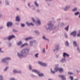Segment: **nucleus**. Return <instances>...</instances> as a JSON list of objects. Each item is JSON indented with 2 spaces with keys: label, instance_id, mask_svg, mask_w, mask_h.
<instances>
[{
  "label": "nucleus",
  "instance_id": "obj_63",
  "mask_svg": "<svg viewBox=\"0 0 80 80\" xmlns=\"http://www.w3.org/2000/svg\"><path fill=\"white\" fill-rule=\"evenodd\" d=\"M58 20H60V19H58Z\"/></svg>",
  "mask_w": 80,
  "mask_h": 80
},
{
  "label": "nucleus",
  "instance_id": "obj_37",
  "mask_svg": "<svg viewBox=\"0 0 80 80\" xmlns=\"http://www.w3.org/2000/svg\"><path fill=\"white\" fill-rule=\"evenodd\" d=\"M8 69V67H6L4 69H3V71L4 72H7Z\"/></svg>",
  "mask_w": 80,
  "mask_h": 80
},
{
  "label": "nucleus",
  "instance_id": "obj_56",
  "mask_svg": "<svg viewBox=\"0 0 80 80\" xmlns=\"http://www.w3.org/2000/svg\"><path fill=\"white\" fill-rule=\"evenodd\" d=\"M65 37H66V38H67V37H68V36L67 35V34L65 33Z\"/></svg>",
  "mask_w": 80,
  "mask_h": 80
},
{
  "label": "nucleus",
  "instance_id": "obj_3",
  "mask_svg": "<svg viewBox=\"0 0 80 80\" xmlns=\"http://www.w3.org/2000/svg\"><path fill=\"white\" fill-rule=\"evenodd\" d=\"M33 43L37 44V41L36 40H34L30 41L29 42L30 47H33Z\"/></svg>",
  "mask_w": 80,
  "mask_h": 80
},
{
  "label": "nucleus",
  "instance_id": "obj_32",
  "mask_svg": "<svg viewBox=\"0 0 80 80\" xmlns=\"http://www.w3.org/2000/svg\"><path fill=\"white\" fill-rule=\"evenodd\" d=\"M65 44L67 47H68L69 46V43H68V41H66L65 42Z\"/></svg>",
  "mask_w": 80,
  "mask_h": 80
},
{
  "label": "nucleus",
  "instance_id": "obj_52",
  "mask_svg": "<svg viewBox=\"0 0 80 80\" xmlns=\"http://www.w3.org/2000/svg\"><path fill=\"white\" fill-rule=\"evenodd\" d=\"M3 17V15L2 14L0 13V18Z\"/></svg>",
  "mask_w": 80,
  "mask_h": 80
},
{
  "label": "nucleus",
  "instance_id": "obj_2",
  "mask_svg": "<svg viewBox=\"0 0 80 80\" xmlns=\"http://www.w3.org/2000/svg\"><path fill=\"white\" fill-rule=\"evenodd\" d=\"M48 28H47V26H45V27L47 30H52L56 28V27L53 26L52 23H48Z\"/></svg>",
  "mask_w": 80,
  "mask_h": 80
},
{
  "label": "nucleus",
  "instance_id": "obj_58",
  "mask_svg": "<svg viewBox=\"0 0 80 80\" xmlns=\"http://www.w3.org/2000/svg\"><path fill=\"white\" fill-rule=\"evenodd\" d=\"M32 77H35V75H32Z\"/></svg>",
  "mask_w": 80,
  "mask_h": 80
},
{
  "label": "nucleus",
  "instance_id": "obj_53",
  "mask_svg": "<svg viewBox=\"0 0 80 80\" xmlns=\"http://www.w3.org/2000/svg\"><path fill=\"white\" fill-rule=\"evenodd\" d=\"M37 12H38V13H39V12H40V10L39 9H38L37 10Z\"/></svg>",
  "mask_w": 80,
  "mask_h": 80
},
{
  "label": "nucleus",
  "instance_id": "obj_44",
  "mask_svg": "<svg viewBox=\"0 0 80 80\" xmlns=\"http://www.w3.org/2000/svg\"><path fill=\"white\" fill-rule=\"evenodd\" d=\"M5 4L6 5H9V2H8V0H6L5 1Z\"/></svg>",
  "mask_w": 80,
  "mask_h": 80
},
{
  "label": "nucleus",
  "instance_id": "obj_43",
  "mask_svg": "<svg viewBox=\"0 0 80 80\" xmlns=\"http://www.w3.org/2000/svg\"><path fill=\"white\" fill-rule=\"evenodd\" d=\"M8 46H9V47H11L12 46V43H11L10 42H8L7 43Z\"/></svg>",
  "mask_w": 80,
  "mask_h": 80
},
{
  "label": "nucleus",
  "instance_id": "obj_31",
  "mask_svg": "<svg viewBox=\"0 0 80 80\" xmlns=\"http://www.w3.org/2000/svg\"><path fill=\"white\" fill-rule=\"evenodd\" d=\"M79 14L80 12H76L74 13V15L75 16H78V15Z\"/></svg>",
  "mask_w": 80,
  "mask_h": 80
},
{
  "label": "nucleus",
  "instance_id": "obj_45",
  "mask_svg": "<svg viewBox=\"0 0 80 80\" xmlns=\"http://www.w3.org/2000/svg\"><path fill=\"white\" fill-rule=\"evenodd\" d=\"M2 48H0V53H4V51H2Z\"/></svg>",
  "mask_w": 80,
  "mask_h": 80
},
{
  "label": "nucleus",
  "instance_id": "obj_35",
  "mask_svg": "<svg viewBox=\"0 0 80 80\" xmlns=\"http://www.w3.org/2000/svg\"><path fill=\"white\" fill-rule=\"evenodd\" d=\"M69 28V26H68L67 27H66L65 28V30H66L67 32H68V28Z\"/></svg>",
  "mask_w": 80,
  "mask_h": 80
},
{
  "label": "nucleus",
  "instance_id": "obj_39",
  "mask_svg": "<svg viewBox=\"0 0 80 80\" xmlns=\"http://www.w3.org/2000/svg\"><path fill=\"white\" fill-rule=\"evenodd\" d=\"M1 62H3L1 61ZM5 62V64H6V65H8V64L9 63V62H8V61H6L5 62Z\"/></svg>",
  "mask_w": 80,
  "mask_h": 80
},
{
  "label": "nucleus",
  "instance_id": "obj_50",
  "mask_svg": "<svg viewBox=\"0 0 80 80\" xmlns=\"http://www.w3.org/2000/svg\"><path fill=\"white\" fill-rule=\"evenodd\" d=\"M16 10L17 11H20V8H16Z\"/></svg>",
  "mask_w": 80,
  "mask_h": 80
},
{
  "label": "nucleus",
  "instance_id": "obj_60",
  "mask_svg": "<svg viewBox=\"0 0 80 80\" xmlns=\"http://www.w3.org/2000/svg\"><path fill=\"white\" fill-rule=\"evenodd\" d=\"M56 58H58V55H57L56 56Z\"/></svg>",
  "mask_w": 80,
  "mask_h": 80
},
{
  "label": "nucleus",
  "instance_id": "obj_18",
  "mask_svg": "<svg viewBox=\"0 0 80 80\" xmlns=\"http://www.w3.org/2000/svg\"><path fill=\"white\" fill-rule=\"evenodd\" d=\"M42 38L44 40H46V41H47L48 42H49V39L46 38L45 36H42Z\"/></svg>",
  "mask_w": 80,
  "mask_h": 80
},
{
  "label": "nucleus",
  "instance_id": "obj_33",
  "mask_svg": "<svg viewBox=\"0 0 80 80\" xmlns=\"http://www.w3.org/2000/svg\"><path fill=\"white\" fill-rule=\"evenodd\" d=\"M72 12H76V11H77V8H74L72 10Z\"/></svg>",
  "mask_w": 80,
  "mask_h": 80
},
{
  "label": "nucleus",
  "instance_id": "obj_41",
  "mask_svg": "<svg viewBox=\"0 0 80 80\" xmlns=\"http://www.w3.org/2000/svg\"><path fill=\"white\" fill-rule=\"evenodd\" d=\"M21 27H25V25L23 23H21Z\"/></svg>",
  "mask_w": 80,
  "mask_h": 80
},
{
  "label": "nucleus",
  "instance_id": "obj_59",
  "mask_svg": "<svg viewBox=\"0 0 80 80\" xmlns=\"http://www.w3.org/2000/svg\"><path fill=\"white\" fill-rule=\"evenodd\" d=\"M74 80H79L78 79L76 78L74 79Z\"/></svg>",
  "mask_w": 80,
  "mask_h": 80
},
{
  "label": "nucleus",
  "instance_id": "obj_36",
  "mask_svg": "<svg viewBox=\"0 0 80 80\" xmlns=\"http://www.w3.org/2000/svg\"><path fill=\"white\" fill-rule=\"evenodd\" d=\"M3 76L2 75H0V80H3Z\"/></svg>",
  "mask_w": 80,
  "mask_h": 80
},
{
  "label": "nucleus",
  "instance_id": "obj_12",
  "mask_svg": "<svg viewBox=\"0 0 80 80\" xmlns=\"http://www.w3.org/2000/svg\"><path fill=\"white\" fill-rule=\"evenodd\" d=\"M15 38V36L14 35H12L8 36L7 38V39L8 40H12V38Z\"/></svg>",
  "mask_w": 80,
  "mask_h": 80
},
{
  "label": "nucleus",
  "instance_id": "obj_8",
  "mask_svg": "<svg viewBox=\"0 0 80 80\" xmlns=\"http://www.w3.org/2000/svg\"><path fill=\"white\" fill-rule=\"evenodd\" d=\"M66 61L67 60H66V58H64L63 57L61 58L60 61V62L62 63H65Z\"/></svg>",
  "mask_w": 80,
  "mask_h": 80
},
{
  "label": "nucleus",
  "instance_id": "obj_13",
  "mask_svg": "<svg viewBox=\"0 0 80 80\" xmlns=\"http://www.w3.org/2000/svg\"><path fill=\"white\" fill-rule=\"evenodd\" d=\"M22 44H23V42L21 41L18 42L16 43V45H17V46H21V47L22 45Z\"/></svg>",
  "mask_w": 80,
  "mask_h": 80
},
{
  "label": "nucleus",
  "instance_id": "obj_19",
  "mask_svg": "<svg viewBox=\"0 0 80 80\" xmlns=\"http://www.w3.org/2000/svg\"><path fill=\"white\" fill-rule=\"evenodd\" d=\"M16 22H19L20 21V16H18L16 17Z\"/></svg>",
  "mask_w": 80,
  "mask_h": 80
},
{
  "label": "nucleus",
  "instance_id": "obj_16",
  "mask_svg": "<svg viewBox=\"0 0 80 80\" xmlns=\"http://www.w3.org/2000/svg\"><path fill=\"white\" fill-rule=\"evenodd\" d=\"M36 25H38V26H39V25H41V22L40 21V20H38L36 22Z\"/></svg>",
  "mask_w": 80,
  "mask_h": 80
},
{
  "label": "nucleus",
  "instance_id": "obj_24",
  "mask_svg": "<svg viewBox=\"0 0 80 80\" xmlns=\"http://www.w3.org/2000/svg\"><path fill=\"white\" fill-rule=\"evenodd\" d=\"M76 34H77V32H76V31H74L72 32L70 35H72L73 36V37H75Z\"/></svg>",
  "mask_w": 80,
  "mask_h": 80
},
{
  "label": "nucleus",
  "instance_id": "obj_11",
  "mask_svg": "<svg viewBox=\"0 0 80 80\" xmlns=\"http://www.w3.org/2000/svg\"><path fill=\"white\" fill-rule=\"evenodd\" d=\"M58 77L61 78L62 80H66V77L65 75H58Z\"/></svg>",
  "mask_w": 80,
  "mask_h": 80
},
{
  "label": "nucleus",
  "instance_id": "obj_22",
  "mask_svg": "<svg viewBox=\"0 0 80 80\" xmlns=\"http://www.w3.org/2000/svg\"><path fill=\"white\" fill-rule=\"evenodd\" d=\"M65 24H64V23L63 22H60L58 23V27H62V26H63V25H64Z\"/></svg>",
  "mask_w": 80,
  "mask_h": 80
},
{
  "label": "nucleus",
  "instance_id": "obj_10",
  "mask_svg": "<svg viewBox=\"0 0 80 80\" xmlns=\"http://www.w3.org/2000/svg\"><path fill=\"white\" fill-rule=\"evenodd\" d=\"M62 57L64 58H66V57H69L70 55L68 53H67V52H64L63 53Z\"/></svg>",
  "mask_w": 80,
  "mask_h": 80
},
{
  "label": "nucleus",
  "instance_id": "obj_25",
  "mask_svg": "<svg viewBox=\"0 0 80 80\" xmlns=\"http://www.w3.org/2000/svg\"><path fill=\"white\" fill-rule=\"evenodd\" d=\"M26 23L28 26H30V25H31L32 26H33L34 25V24L32 23L31 22V23H29V22H26Z\"/></svg>",
  "mask_w": 80,
  "mask_h": 80
},
{
  "label": "nucleus",
  "instance_id": "obj_61",
  "mask_svg": "<svg viewBox=\"0 0 80 80\" xmlns=\"http://www.w3.org/2000/svg\"><path fill=\"white\" fill-rule=\"evenodd\" d=\"M56 50V49H54V52H55Z\"/></svg>",
  "mask_w": 80,
  "mask_h": 80
},
{
  "label": "nucleus",
  "instance_id": "obj_6",
  "mask_svg": "<svg viewBox=\"0 0 80 80\" xmlns=\"http://www.w3.org/2000/svg\"><path fill=\"white\" fill-rule=\"evenodd\" d=\"M6 60H11V58L9 57H6L2 59L1 62H6Z\"/></svg>",
  "mask_w": 80,
  "mask_h": 80
},
{
  "label": "nucleus",
  "instance_id": "obj_28",
  "mask_svg": "<svg viewBox=\"0 0 80 80\" xmlns=\"http://www.w3.org/2000/svg\"><path fill=\"white\" fill-rule=\"evenodd\" d=\"M59 48H60V45H57L56 46V49L57 50H59Z\"/></svg>",
  "mask_w": 80,
  "mask_h": 80
},
{
  "label": "nucleus",
  "instance_id": "obj_17",
  "mask_svg": "<svg viewBox=\"0 0 80 80\" xmlns=\"http://www.w3.org/2000/svg\"><path fill=\"white\" fill-rule=\"evenodd\" d=\"M34 33H35L37 35H39L40 33V32H39V31L38 30H35L34 31Z\"/></svg>",
  "mask_w": 80,
  "mask_h": 80
},
{
  "label": "nucleus",
  "instance_id": "obj_30",
  "mask_svg": "<svg viewBox=\"0 0 80 80\" xmlns=\"http://www.w3.org/2000/svg\"><path fill=\"white\" fill-rule=\"evenodd\" d=\"M73 45H74L75 47H77V45H78L76 41H74L73 42Z\"/></svg>",
  "mask_w": 80,
  "mask_h": 80
},
{
  "label": "nucleus",
  "instance_id": "obj_40",
  "mask_svg": "<svg viewBox=\"0 0 80 80\" xmlns=\"http://www.w3.org/2000/svg\"><path fill=\"white\" fill-rule=\"evenodd\" d=\"M28 6L29 8H31L32 7V6L31 5L30 3V2L28 3Z\"/></svg>",
  "mask_w": 80,
  "mask_h": 80
},
{
  "label": "nucleus",
  "instance_id": "obj_51",
  "mask_svg": "<svg viewBox=\"0 0 80 80\" xmlns=\"http://www.w3.org/2000/svg\"><path fill=\"white\" fill-rule=\"evenodd\" d=\"M77 36L78 37H80V30L79 31V33L77 34Z\"/></svg>",
  "mask_w": 80,
  "mask_h": 80
},
{
  "label": "nucleus",
  "instance_id": "obj_21",
  "mask_svg": "<svg viewBox=\"0 0 80 80\" xmlns=\"http://www.w3.org/2000/svg\"><path fill=\"white\" fill-rule=\"evenodd\" d=\"M38 76L39 77H43L44 76V74L42 73H40V71L39 72V73H38Z\"/></svg>",
  "mask_w": 80,
  "mask_h": 80
},
{
  "label": "nucleus",
  "instance_id": "obj_54",
  "mask_svg": "<svg viewBox=\"0 0 80 80\" xmlns=\"http://www.w3.org/2000/svg\"><path fill=\"white\" fill-rule=\"evenodd\" d=\"M77 50H80V48H79V47L77 46Z\"/></svg>",
  "mask_w": 80,
  "mask_h": 80
},
{
  "label": "nucleus",
  "instance_id": "obj_27",
  "mask_svg": "<svg viewBox=\"0 0 80 80\" xmlns=\"http://www.w3.org/2000/svg\"><path fill=\"white\" fill-rule=\"evenodd\" d=\"M58 71L60 73H62V72H63V69L62 68H59Z\"/></svg>",
  "mask_w": 80,
  "mask_h": 80
},
{
  "label": "nucleus",
  "instance_id": "obj_14",
  "mask_svg": "<svg viewBox=\"0 0 80 80\" xmlns=\"http://www.w3.org/2000/svg\"><path fill=\"white\" fill-rule=\"evenodd\" d=\"M32 72L38 74V73H39V71L36 69H33L32 70Z\"/></svg>",
  "mask_w": 80,
  "mask_h": 80
},
{
  "label": "nucleus",
  "instance_id": "obj_1",
  "mask_svg": "<svg viewBox=\"0 0 80 80\" xmlns=\"http://www.w3.org/2000/svg\"><path fill=\"white\" fill-rule=\"evenodd\" d=\"M30 51L29 48H25L22 49L20 52L17 53L18 57L19 58H26L27 56L28 55Z\"/></svg>",
  "mask_w": 80,
  "mask_h": 80
},
{
  "label": "nucleus",
  "instance_id": "obj_15",
  "mask_svg": "<svg viewBox=\"0 0 80 80\" xmlns=\"http://www.w3.org/2000/svg\"><path fill=\"white\" fill-rule=\"evenodd\" d=\"M55 68L54 70L56 72H58L59 70V68H58V64H56L55 66Z\"/></svg>",
  "mask_w": 80,
  "mask_h": 80
},
{
  "label": "nucleus",
  "instance_id": "obj_47",
  "mask_svg": "<svg viewBox=\"0 0 80 80\" xmlns=\"http://www.w3.org/2000/svg\"><path fill=\"white\" fill-rule=\"evenodd\" d=\"M71 80H73V76H70L69 77Z\"/></svg>",
  "mask_w": 80,
  "mask_h": 80
},
{
  "label": "nucleus",
  "instance_id": "obj_9",
  "mask_svg": "<svg viewBox=\"0 0 80 80\" xmlns=\"http://www.w3.org/2000/svg\"><path fill=\"white\" fill-rule=\"evenodd\" d=\"M13 72L14 73H21L22 72L20 71H18L17 69H14L13 70Z\"/></svg>",
  "mask_w": 80,
  "mask_h": 80
},
{
  "label": "nucleus",
  "instance_id": "obj_42",
  "mask_svg": "<svg viewBox=\"0 0 80 80\" xmlns=\"http://www.w3.org/2000/svg\"><path fill=\"white\" fill-rule=\"evenodd\" d=\"M68 75H72L73 74V72H68Z\"/></svg>",
  "mask_w": 80,
  "mask_h": 80
},
{
  "label": "nucleus",
  "instance_id": "obj_57",
  "mask_svg": "<svg viewBox=\"0 0 80 80\" xmlns=\"http://www.w3.org/2000/svg\"><path fill=\"white\" fill-rule=\"evenodd\" d=\"M13 31L14 32H17V31L16 30H15V29H13Z\"/></svg>",
  "mask_w": 80,
  "mask_h": 80
},
{
  "label": "nucleus",
  "instance_id": "obj_29",
  "mask_svg": "<svg viewBox=\"0 0 80 80\" xmlns=\"http://www.w3.org/2000/svg\"><path fill=\"white\" fill-rule=\"evenodd\" d=\"M50 71L51 73H52L53 74H54V73H55V72H56V71L53 70V69H52V68L50 69Z\"/></svg>",
  "mask_w": 80,
  "mask_h": 80
},
{
  "label": "nucleus",
  "instance_id": "obj_46",
  "mask_svg": "<svg viewBox=\"0 0 80 80\" xmlns=\"http://www.w3.org/2000/svg\"><path fill=\"white\" fill-rule=\"evenodd\" d=\"M10 80H16L15 78H10Z\"/></svg>",
  "mask_w": 80,
  "mask_h": 80
},
{
  "label": "nucleus",
  "instance_id": "obj_4",
  "mask_svg": "<svg viewBox=\"0 0 80 80\" xmlns=\"http://www.w3.org/2000/svg\"><path fill=\"white\" fill-rule=\"evenodd\" d=\"M70 8V5H66L65 8L62 7V9L64 11H68L69 9Z\"/></svg>",
  "mask_w": 80,
  "mask_h": 80
},
{
  "label": "nucleus",
  "instance_id": "obj_48",
  "mask_svg": "<svg viewBox=\"0 0 80 80\" xmlns=\"http://www.w3.org/2000/svg\"><path fill=\"white\" fill-rule=\"evenodd\" d=\"M43 51V53H45V48H43L42 50Z\"/></svg>",
  "mask_w": 80,
  "mask_h": 80
},
{
  "label": "nucleus",
  "instance_id": "obj_5",
  "mask_svg": "<svg viewBox=\"0 0 80 80\" xmlns=\"http://www.w3.org/2000/svg\"><path fill=\"white\" fill-rule=\"evenodd\" d=\"M13 25V22L12 21H9L7 22V26L8 28L11 27Z\"/></svg>",
  "mask_w": 80,
  "mask_h": 80
},
{
  "label": "nucleus",
  "instance_id": "obj_38",
  "mask_svg": "<svg viewBox=\"0 0 80 80\" xmlns=\"http://www.w3.org/2000/svg\"><path fill=\"white\" fill-rule=\"evenodd\" d=\"M39 55V53H37L35 55V57H36V58H38V56Z\"/></svg>",
  "mask_w": 80,
  "mask_h": 80
},
{
  "label": "nucleus",
  "instance_id": "obj_49",
  "mask_svg": "<svg viewBox=\"0 0 80 80\" xmlns=\"http://www.w3.org/2000/svg\"><path fill=\"white\" fill-rule=\"evenodd\" d=\"M32 20L33 23H35V19H34V18H32Z\"/></svg>",
  "mask_w": 80,
  "mask_h": 80
},
{
  "label": "nucleus",
  "instance_id": "obj_23",
  "mask_svg": "<svg viewBox=\"0 0 80 80\" xmlns=\"http://www.w3.org/2000/svg\"><path fill=\"white\" fill-rule=\"evenodd\" d=\"M28 43H25L21 45V48H23V47H25V46H28Z\"/></svg>",
  "mask_w": 80,
  "mask_h": 80
},
{
  "label": "nucleus",
  "instance_id": "obj_62",
  "mask_svg": "<svg viewBox=\"0 0 80 80\" xmlns=\"http://www.w3.org/2000/svg\"><path fill=\"white\" fill-rule=\"evenodd\" d=\"M76 71L77 72H78V70H76Z\"/></svg>",
  "mask_w": 80,
  "mask_h": 80
},
{
  "label": "nucleus",
  "instance_id": "obj_20",
  "mask_svg": "<svg viewBox=\"0 0 80 80\" xmlns=\"http://www.w3.org/2000/svg\"><path fill=\"white\" fill-rule=\"evenodd\" d=\"M32 38H33L32 37H29L25 38L24 40L25 41H28V40H32Z\"/></svg>",
  "mask_w": 80,
  "mask_h": 80
},
{
  "label": "nucleus",
  "instance_id": "obj_34",
  "mask_svg": "<svg viewBox=\"0 0 80 80\" xmlns=\"http://www.w3.org/2000/svg\"><path fill=\"white\" fill-rule=\"evenodd\" d=\"M29 68L30 70H32L33 68L32 67V65H29Z\"/></svg>",
  "mask_w": 80,
  "mask_h": 80
},
{
  "label": "nucleus",
  "instance_id": "obj_64",
  "mask_svg": "<svg viewBox=\"0 0 80 80\" xmlns=\"http://www.w3.org/2000/svg\"><path fill=\"white\" fill-rule=\"evenodd\" d=\"M23 1H25V0H23Z\"/></svg>",
  "mask_w": 80,
  "mask_h": 80
},
{
  "label": "nucleus",
  "instance_id": "obj_26",
  "mask_svg": "<svg viewBox=\"0 0 80 80\" xmlns=\"http://www.w3.org/2000/svg\"><path fill=\"white\" fill-rule=\"evenodd\" d=\"M34 5L36 6L37 7H39V4L37 2L35 1L34 2Z\"/></svg>",
  "mask_w": 80,
  "mask_h": 80
},
{
  "label": "nucleus",
  "instance_id": "obj_55",
  "mask_svg": "<svg viewBox=\"0 0 80 80\" xmlns=\"http://www.w3.org/2000/svg\"><path fill=\"white\" fill-rule=\"evenodd\" d=\"M3 28V26H1L0 27V30L1 29H2V28Z\"/></svg>",
  "mask_w": 80,
  "mask_h": 80
},
{
  "label": "nucleus",
  "instance_id": "obj_7",
  "mask_svg": "<svg viewBox=\"0 0 80 80\" xmlns=\"http://www.w3.org/2000/svg\"><path fill=\"white\" fill-rule=\"evenodd\" d=\"M38 63L39 64V65H42V66H43V67H47V63H44L42 62L38 61Z\"/></svg>",
  "mask_w": 80,
  "mask_h": 80
}]
</instances>
